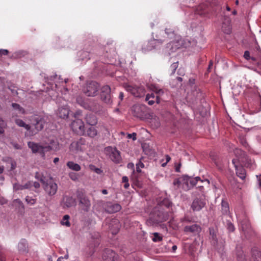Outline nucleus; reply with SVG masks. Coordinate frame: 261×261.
I'll list each match as a JSON object with an SVG mask.
<instances>
[{
    "instance_id": "f257e3e1",
    "label": "nucleus",
    "mask_w": 261,
    "mask_h": 261,
    "mask_svg": "<svg viewBox=\"0 0 261 261\" xmlns=\"http://www.w3.org/2000/svg\"><path fill=\"white\" fill-rule=\"evenodd\" d=\"M167 36V37L172 38L173 36V31L170 29H166L164 32L162 31L159 35L156 36L157 39H154L150 40L146 45V47L144 46L142 48V50L144 53L147 51H149L155 48L157 44L160 43V41H163L164 39H162L160 38V36L163 35Z\"/></svg>"
},
{
    "instance_id": "f03ea898",
    "label": "nucleus",
    "mask_w": 261,
    "mask_h": 261,
    "mask_svg": "<svg viewBox=\"0 0 261 261\" xmlns=\"http://www.w3.org/2000/svg\"><path fill=\"white\" fill-rule=\"evenodd\" d=\"M31 122L35 126V129L30 131L31 135L33 136L42 129L45 124V120L42 117L35 115L32 117Z\"/></svg>"
},
{
    "instance_id": "7ed1b4c3",
    "label": "nucleus",
    "mask_w": 261,
    "mask_h": 261,
    "mask_svg": "<svg viewBox=\"0 0 261 261\" xmlns=\"http://www.w3.org/2000/svg\"><path fill=\"white\" fill-rule=\"evenodd\" d=\"M28 145L34 153H39L43 159L45 158L46 152L45 145H42L39 143L34 142H29Z\"/></svg>"
},
{
    "instance_id": "20e7f679",
    "label": "nucleus",
    "mask_w": 261,
    "mask_h": 261,
    "mask_svg": "<svg viewBox=\"0 0 261 261\" xmlns=\"http://www.w3.org/2000/svg\"><path fill=\"white\" fill-rule=\"evenodd\" d=\"M168 219V214L159 211L158 213L152 214L147 220L148 223L156 224L166 221Z\"/></svg>"
},
{
    "instance_id": "39448f33",
    "label": "nucleus",
    "mask_w": 261,
    "mask_h": 261,
    "mask_svg": "<svg viewBox=\"0 0 261 261\" xmlns=\"http://www.w3.org/2000/svg\"><path fill=\"white\" fill-rule=\"evenodd\" d=\"M70 127L75 133L80 135H85V124L82 120L80 119H75L71 122Z\"/></svg>"
},
{
    "instance_id": "423d86ee",
    "label": "nucleus",
    "mask_w": 261,
    "mask_h": 261,
    "mask_svg": "<svg viewBox=\"0 0 261 261\" xmlns=\"http://www.w3.org/2000/svg\"><path fill=\"white\" fill-rule=\"evenodd\" d=\"M124 87L127 91L129 92L135 97H141L145 95V91L142 86H132L125 84Z\"/></svg>"
},
{
    "instance_id": "0eeeda50",
    "label": "nucleus",
    "mask_w": 261,
    "mask_h": 261,
    "mask_svg": "<svg viewBox=\"0 0 261 261\" xmlns=\"http://www.w3.org/2000/svg\"><path fill=\"white\" fill-rule=\"evenodd\" d=\"M99 89V85L96 82H91L83 89L84 93L87 96H95Z\"/></svg>"
},
{
    "instance_id": "6e6552de",
    "label": "nucleus",
    "mask_w": 261,
    "mask_h": 261,
    "mask_svg": "<svg viewBox=\"0 0 261 261\" xmlns=\"http://www.w3.org/2000/svg\"><path fill=\"white\" fill-rule=\"evenodd\" d=\"M200 178L199 177H196L194 178H191L188 176H185L181 179V180H175L174 181V185H179L181 183L183 184H186L187 185V187L185 188L186 189H188L190 187H192L196 184V183L200 180Z\"/></svg>"
},
{
    "instance_id": "1a4fd4ad",
    "label": "nucleus",
    "mask_w": 261,
    "mask_h": 261,
    "mask_svg": "<svg viewBox=\"0 0 261 261\" xmlns=\"http://www.w3.org/2000/svg\"><path fill=\"white\" fill-rule=\"evenodd\" d=\"M76 101L85 109L95 112H97L98 108L100 107L99 105H94V103H88L81 96H78L76 98Z\"/></svg>"
},
{
    "instance_id": "9d476101",
    "label": "nucleus",
    "mask_w": 261,
    "mask_h": 261,
    "mask_svg": "<svg viewBox=\"0 0 261 261\" xmlns=\"http://www.w3.org/2000/svg\"><path fill=\"white\" fill-rule=\"evenodd\" d=\"M105 152L113 162L118 163L120 161L121 159L120 152L115 148L107 147L105 148Z\"/></svg>"
},
{
    "instance_id": "9b49d317",
    "label": "nucleus",
    "mask_w": 261,
    "mask_h": 261,
    "mask_svg": "<svg viewBox=\"0 0 261 261\" xmlns=\"http://www.w3.org/2000/svg\"><path fill=\"white\" fill-rule=\"evenodd\" d=\"M145 106L140 105H135L133 106L132 109L133 115L140 119H144L145 118Z\"/></svg>"
},
{
    "instance_id": "f8f14e48",
    "label": "nucleus",
    "mask_w": 261,
    "mask_h": 261,
    "mask_svg": "<svg viewBox=\"0 0 261 261\" xmlns=\"http://www.w3.org/2000/svg\"><path fill=\"white\" fill-rule=\"evenodd\" d=\"M111 88L108 85L103 86L101 89L100 98L101 99L106 103L111 102Z\"/></svg>"
},
{
    "instance_id": "ddd939ff",
    "label": "nucleus",
    "mask_w": 261,
    "mask_h": 261,
    "mask_svg": "<svg viewBox=\"0 0 261 261\" xmlns=\"http://www.w3.org/2000/svg\"><path fill=\"white\" fill-rule=\"evenodd\" d=\"M43 184L44 190L49 195H54L56 193L58 189L57 184L50 180Z\"/></svg>"
},
{
    "instance_id": "4468645a",
    "label": "nucleus",
    "mask_w": 261,
    "mask_h": 261,
    "mask_svg": "<svg viewBox=\"0 0 261 261\" xmlns=\"http://www.w3.org/2000/svg\"><path fill=\"white\" fill-rule=\"evenodd\" d=\"M103 207L107 213L110 214L118 212L121 209V206L120 204L111 202L105 203Z\"/></svg>"
},
{
    "instance_id": "2eb2a0df",
    "label": "nucleus",
    "mask_w": 261,
    "mask_h": 261,
    "mask_svg": "<svg viewBox=\"0 0 261 261\" xmlns=\"http://www.w3.org/2000/svg\"><path fill=\"white\" fill-rule=\"evenodd\" d=\"M84 144V141L82 139L77 141L73 142L70 145L69 149L71 152L74 153H77L83 151Z\"/></svg>"
},
{
    "instance_id": "dca6fc26",
    "label": "nucleus",
    "mask_w": 261,
    "mask_h": 261,
    "mask_svg": "<svg viewBox=\"0 0 261 261\" xmlns=\"http://www.w3.org/2000/svg\"><path fill=\"white\" fill-rule=\"evenodd\" d=\"M102 258L104 261H118V256L112 250H107L103 253Z\"/></svg>"
},
{
    "instance_id": "f3484780",
    "label": "nucleus",
    "mask_w": 261,
    "mask_h": 261,
    "mask_svg": "<svg viewBox=\"0 0 261 261\" xmlns=\"http://www.w3.org/2000/svg\"><path fill=\"white\" fill-rule=\"evenodd\" d=\"M205 204L204 199L196 198L191 204V208L194 211H199L205 205Z\"/></svg>"
},
{
    "instance_id": "a211bd4d",
    "label": "nucleus",
    "mask_w": 261,
    "mask_h": 261,
    "mask_svg": "<svg viewBox=\"0 0 261 261\" xmlns=\"http://www.w3.org/2000/svg\"><path fill=\"white\" fill-rule=\"evenodd\" d=\"M76 204L75 199L71 196H65L62 201V205L64 207H70L75 206Z\"/></svg>"
},
{
    "instance_id": "6ab92c4d",
    "label": "nucleus",
    "mask_w": 261,
    "mask_h": 261,
    "mask_svg": "<svg viewBox=\"0 0 261 261\" xmlns=\"http://www.w3.org/2000/svg\"><path fill=\"white\" fill-rule=\"evenodd\" d=\"M232 162L236 168L237 175L242 179H244L246 176V172L245 169L242 166H239L238 165L237 160H233Z\"/></svg>"
},
{
    "instance_id": "aec40b11",
    "label": "nucleus",
    "mask_w": 261,
    "mask_h": 261,
    "mask_svg": "<svg viewBox=\"0 0 261 261\" xmlns=\"http://www.w3.org/2000/svg\"><path fill=\"white\" fill-rule=\"evenodd\" d=\"M69 113V109L67 106L65 105L59 108L57 114L61 118H66Z\"/></svg>"
},
{
    "instance_id": "412c9836",
    "label": "nucleus",
    "mask_w": 261,
    "mask_h": 261,
    "mask_svg": "<svg viewBox=\"0 0 261 261\" xmlns=\"http://www.w3.org/2000/svg\"><path fill=\"white\" fill-rule=\"evenodd\" d=\"M149 122L153 128H158L160 126L159 118L153 114H149Z\"/></svg>"
},
{
    "instance_id": "4be33fe9",
    "label": "nucleus",
    "mask_w": 261,
    "mask_h": 261,
    "mask_svg": "<svg viewBox=\"0 0 261 261\" xmlns=\"http://www.w3.org/2000/svg\"><path fill=\"white\" fill-rule=\"evenodd\" d=\"M46 152L54 150L57 151L59 149V143L57 140H52L50 141L49 145H45Z\"/></svg>"
},
{
    "instance_id": "5701e85b",
    "label": "nucleus",
    "mask_w": 261,
    "mask_h": 261,
    "mask_svg": "<svg viewBox=\"0 0 261 261\" xmlns=\"http://www.w3.org/2000/svg\"><path fill=\"white\" fill-rule=\"evenodd\" d=\"M85 121L88 124L91 126L95 125L97 123L96 117L92 114H88L86 115L85 117Z\"/></svg>"
},
{
    "instance_id": "b1692460",
    "label": "nucleus",
    "mask_w": 261,
    "mask_h": 261,
    "mask_svg": "<svg viewBox=\"0 0 261 261\" xmlns=\"http://www.w3.org/2000/svg\"><path fill=\"white\" fill-rule=\"evenodd\" d=\"M80 203L82 205L84 211L88 212L90 207L91 203L87 197H84L80 199Z\"/></svg>"
},
{
    "instance_id": "393cba45",
    "label": "nucleus",
    "mask_w": 261,
    "mask_h": 261,
    "mask_svg": "<svg viewBox=\"0 0 261 261\" xmlns=\"http://www.w3.org/2000/svg\"><path fill=\"white\" fill-rule=\"evenodd\" d=\"M200 227L196 224H194L191 226H187L185 227V231L186 232L198 233L200 231Z\"/></svg>"
},
{
    "instance_id": "a878e982",
    "label": "nucleus",
    "mask_w": 261,
    "mask_h": 261,
    "mask_svg": "<svg viewBox=\"0 0 261 261\" xmlns=\"http://www.w3.org/2000/svg\"><path fill=\"white\" fill-rule=\"evenodd\" d=\"M32 186V183L28 181L24 185H20L19 184H15L13 185V189L15 191L22 190L30 188Z\"/></svg>"
},
{
    "instance_id": "bb28decb",
    "label": "nucleus",
    "mask_w": 261,
    "mask_h": 261,
    "mask_svg": "<svg viewBox=\"0 0 261 261\" xmlns=\"http://www.w3.org/2000/svg\"><path fill=\"white\" fill-rule=\"evenodd\" d=\"M97 135V130L94 127H89L88 128L84 135H87L90 138H94Z\"/></svg>"
},
{
    "instance_id": "cd10ccee",
    "label": "nucleus",
    "mask_w": 261,
    "mask_h": 261,
    "mask_svg": "<svg viewBox=\"0 0 261 261\" xmlns=\"http://www.w3.org/2000/svg\"><path fill=\"white\" fill-rule=\"evenodd\" d=\"M67 166L69 169L75 171H79L81 169V166L78 164L72 161L68 162Z\"/></svg>"
},
{
    "instance_id": "c85d7f7f",
    "label": "nucleus",
    "mask_w": 261,
    "mask_h": 261,
    "mask_svg": "<svg viewBox=\"0 0 261 261\" xmlns=\"http://www.w3.org/2000/svg\"><path fill=\"white\" fill-rule=\"evenodd\" d=\"M221 211L223 214L227 215L229 212V207L227 202L224 200L221 201Z\"/></svg>"
},
{
    "instance_id": "c756f323",
    "label": "nucleus",
    "mask_w": 261,
    "mask_h": 261,
    "mask_svg": "<svg viewBox=\"0 0 261 261\" xmlns=\"http://www.w3.org/2000/svg\"><path fill=\"white\" fill-rule=\"evenodd\" d=\"M18 248L20 252H25L27 248V242L24 239L21 240L18 245Z\"/></svg>"
},
{
    "instance_id": "7c9ffc66",
    "label": "nucleus",
    "mask_w": 261,
    "mask_h": 261,
    "mask_svg": "<svg viewBox=\"0 0 261 261\" xmlns=\"http://www.w3.org/2000/svg\"><path fill=\"white\" fill-rule=\"evenodd\" d=\"M114 224L115 226L113 228L111 226L110 229L113 234H116L118 232L119 229V224L117 220H113L111 222V225Z\"/></svg>"
},
{
    "instance_id": "2f4dec72",
    "label": "nucleus",
    "mask_w": 261,
    "mask_h": 261,
    "mask_svg": "<svg viewBox=\"0 0 261 261\" xmlns=\"http://www.w3.org/2000/svg\"><path fill=\"white\" fill-rule=\"evenodd\" d=\"M13 203L14 206L19 211L23 210L24 209L23 204L19 199H16L14 200Z\"/></svg>"
},
{
    "instance_id": "473e14b6",
    "label": "nucleus",
    "mask_w": 261,
    "mask_h": 261,
    "mask_svg": "<svg viewBox=\"0 0 261 261\" xmlns=\"http://www.w3.org/2000/svg\"><path fill=\"white\" fill-rule=\"evenodd\" d=\"M148 87L150 89V90L155 92L156 93L160 95H162L163 93V91L161 89L159 88L156 86L154 85H148Z\"/></svg>"
},
{
    "instance_id": "72a5a7b5",
    "label": "nucleus",
    "mask_w": 261,
    "mask_h": 261,
    "mask_svg": "<svg viewBox=\"0 0 261 261\" xmlns=\"http://www.w3.org/2000/svg\"><path fill=\"white\" fill-rule=\"evenodd\" d=\"M15 122L17 125L20 127H24L27 130H29L31 128V127L29 125L25 124V123L21 119H16L15 120Z\"/></svg>"
},
{
    "instance_id": "f704fd0d",
    "label": "nucleus",
    "mask_w": 261,
    "mask_h": 261,
    "mask_svg": "<svg viewBox=\"0 0 261 261\" xmlns=\"http://www.w3.org/2000/svg\"><path fill=\"white\" fill-rule=\"evenodd\" d=\"M154 95L153 93L147 94L145 98V100L148 101V105H152L154 103Z\"/></svg>"
},
{
    "instance_id": "c9c22d12",
    "label": "nucleus",
    "mask_w": 261,
    "mask_h": 261,
    "mask_svg": "<svg viewBox=\"0 0 261 261\" xmlns=\"http://www.w3.org/2000/svg\"><path fill=\"white\" fill-rule=\"evenodd\" d=\"M70 217L68 215H66L64 216L62 220L61 221V223L63 225H65L67 227H69L70 226V223L69 221Z\"/></svg>"
},
{
    "instance_id": "e433bc0d",
    "label": "nucleus",
    "mask_w": 261,
    "mask_h": 261,
    "mask_svg": "<svg viewBox=\"0 0 261 261\" xmlns=\"http://www.w3.org/2000/svg\"><path fill=\"white\" fill-rule=\"evenodd\" d=\"M12 106L13 109L18 111V113L19 114H23L25 113L24 110L21 108L18 104L13 103Z\"/></svg>"
},
{
    "instance_id": "4c0bfd02",
    "label": "nucleus",
    "mask_w": 261,
    "mask_h": 261,
    "mask_svg": "<svg viewBox=\"0 0 261 261\" xmlns=\"http://www.w3.org/2000/svg\"><path fill=\"white\" fill-rule=\"evenodd\" d=\"M153 237L152 240L153 242H156L161 241L162 240V237L160 235V234L158 232L153 233Z\"/></svg>"
},
{
    "instance_id": "58836bf2",
    "label": "nucleus",
    "mask_w": 261,
    "mask_h": 261,
    "mask_svg": "<svg viewBox=\"0 0 261 261\" xmlns=\"http://www.w3.org/2000/svg\"><path fill=\"white\" fill-rule=\"evenodd\" d=\"M35 178L40 180L43 184L44 182V177L43 176L41 172H37L35 174Z\"/></svg>"
},
{
    "instance_id": "ea45409f",
    "label": "nucleus",
    "mask_w": 261,
    "mask_h": 261,
    "mask_svg": "<svg viewBox=\"0 0 261 261\" xmlns=\"http://www.w3.org/2000/svg\"><path fill=\"white\" fill-rule=\"evenodd\" d=\"M25 201L28 204L31 205H33L36 203V199L29 196L25 197Z\"/></svg>"
},
{
    "instance_id": "a19ab883",
    "label": "nucleus",
    "mask_w": 261,
    "mask_h": 261,
    "mask_svg": "<svg viewBox=\"0 0 261 261\" xmlns=\"http://www.w3.org/2000/svg\"><path fill=\"white\" fill-rule=\"evenodd\" d=\"M89 56V53L87 51H83L82 53H81V57L82 60L90 59Z\"/></svg>"
},
{
    "instance_id": "79ce46f5",
    "label": "nucleus",
    "mask_w": 261,
    "mask_h": 261,
    "mask_svg": "<svg viewBox=\"0 0 261 261\" xmlns=\"http://www.w3.org/2000/svg\"><path fill=\"white\" fill-rule=\"evenodd\" d=\"M6 124L5 122L0 118V135L3 134L4 133V128Z\"/></svg>"
},
{
    "instance_id": "37998d69",
    "label": "nucleus",
    "mask_w": 261,
    "mask_h": 261,
    "mask_svg": "<svg viewBox=\"0 0 261 261\" xmlns=\"http://www.w3.org/2000/svg\"><path fill=\"white\" fill-rule=\"evenodd\" d=\"M144 167V164L141 162V161H139L137 164H136V170L137 172L138 173L141 172V169L143 168Z\"/></svg>"
},
{
    "instance_id": "c03bdc74",
    "label": "nucleus",
    "mask_w": 261,
    "mask_h": 261,
    "mask_svg": "<svg viewBox=\"0 0 261 261\" xmlns=\"http://www.w3.org/2000/svg\"><path fill=\"white\" fill-rule=\"evenodd\" d=\"M178 67L177 62L173 63L170 66L171 70V74H174L175 72L176 69Z\"/></svg>"
},
{
    "instance_id": "a18cd8bd",
    "label": "nucleus",
    "mask_w": 261,
    "mask_h": 261,
    "mask_svg": "<svg viewBox=\"0 0 261 261\" xmlns=\"http://www.w3.org/2000/svg\"><path fill=\"white\" fill-rule=\"evenodd\" d=\"M70 178L73 180H76L77 179V175L73 172L70 173L69 174Z\"/></svg>"
},
{
    "instance_id": "49530a36",
    "label": "nucleus",
    "mask_w": 261,
    "mask_h": 261,
    "mask_svg": "<svg viewBox=\"0 0 261 261\" xmlns=\"http://www.w3.org/2000/svg\"><path fill=\"white\" fill-rule=\"evenodd\" d=\"M143 149L145 153L146 154H150L151 153L152 151L149 149H147L145 148V145L143 146Z\"/></svg>"
},
{
    "instance_id": "de8ad7c7",
    "label": "nucleus",
    "mask_w": 261,
    "mask_h": 261,
    "mask_svg": "<svg viewBox=\"0 0 261 261\" xmlns=\"http://www.w3.org/2000/svg\"><path fill=\"white\" fill-rule=\"evenodd\" d=\"M91 169L93 170L96 173L100 174L102 172V171L100 169L96 168L94 166H92Z\"/></svg>"
},
{
    "instance_id": "09e8293b",
    "label": "nucleus",
    "mask_w": 261,
    "mask_h": 261,
    "mask_svg": "<svg viewBox=\"0 0 261 261\" xmlns=\"http://www.w3.org/2000/svg\"><path fill=\"white\" fill-rule=\"evenodd\" d=\"M244 57L247 60L250 59V53L249 51L247 50L245 51L244 54Z\"/></svg>"
},
{
    "instance_id": "8fccbe9b",
    "label": "nucleus",
    "mask_w": 261,
    "mask_h": 261,
    "mask_svg": "<svg viewBox=\"0 0 261 261\" xmlns=\"http://www.w3.org/2000/svg\"><path fill=\"white\" fill-rule=\"evenodd\" d=\"M16 167V163L14 161H11V170H13Z\"/></svg>"
},
{
    "instance_id": "3c124183",
    "label": "nucleus",
    "mask_w": 261,
    "mask_h": 261,
    "mask_svg": "<svg viewBox=\"0 0 261 261\" xmlns=\"http://www.w3.org/2000/svg\"><path fill=\"white\" fill-rule=\"evenodd\" d=\"M128 138H133V140H136V134L134 133L133 134H129L127 135Z\"/></svg>"
},
{
    "instance_id": "603ef678",
    "label": "nucleus",
    "mask_w": 261,
    "mask_h": 261,
    "mask_svg": "<svg viewBox=\"0 0 261 261\" xmlns=\"http://www.w3.org/2000/svg\"><path fill=\"white\" fill-rule=\"evenodd\" d=\"M223 30L225 33L227 34L230 33V32H231V29L229 27H228L226 29H224V27H223Z\"/></svg>"
},
{
    "instance_id": "864d4df0",
    "label": "nucleus",
    "mask_w": 261,
    "mask_h": 261,
    "mask_svg": "<svg viewBox=\"0 0 261 261\" xmlns=\"http://www.w3.org/2000/svg\"><path fill=\"white\" fill-rule=\"evenodd\" d=\"M228 229L230 231H233L234 230V226L231 223L228 224Z\"/></svg>"
},
{
    "instance_id": "5fc2aeb1",
    "label": "nucleus",
    "mask_w": 261,
    "mask_h": 261,
    "mask_svg": "<svg viewBox=\"0 0 261 261\" xmlns=\"http://www.w3.org/2000/svg\"><path fill=\"white\" fill-rule=\"evenodd\" d=\"M127 167L129 169H131L133 170V172H134V164L132 163H129L127 164Z\"/></svg>"
},
{
    "instance_id": "6e6d98bb",
    "label": "nucleus",
    "mask_w": 261,
    "mask_h": 261,
    "mask_svg": "<svg viewBox=\"0 0 261 261\" xmlns=\"http://www.w3.org/2000/svg\"><path fill=\"white\" fill-rule=\"evenodd\" d=\"M8 53V50L7 49H1L0 50V55H6Z\"/></svg>"
},
{
    "instance_id": "4d7b16f0",
    "label": "nucleus",
    "mask_w": 261,
    "mask_h": 261,
    "mask_svg": "<svg viewBox=\"0 0 261 261\" xmlns=\"http://www.w3.org/2000/svg\"><path fill=\"white\" fill-rule=\"evenodd\" d=\"M180 166H181V164L179 163L178 164V165H175V171L177 172H180Z\"/></svg>"
},
{
    "instance_id": "13d9d810",
    "label": "nucleus",
    "mask_w": 261,
    "mask_h": 261,
    "mask_svg": "<svg viewBox=\"0 0 261 261\" xmlns=\"http://www.w3.org/2000/svg\"><path fill=\"white\" fill-rule=\"evenodd\" d=\"M7 203V200L4 198H0V203L4 204Z\"/></svg>"
},
{
    "instance_id": "bf43d9fd",
    "label": "nucleus",
    "mask_w": 261,
    "mask_h": 261,
    "mask_svg": "<svg viewBox=\"0 0 261 261\" xmlns=\"http://www.w3.org/2000/svg\"><path fill=\"white\" fill-rule=\"evenodd\" d=\"M122 181L124 183L128 182V179L126 176H123L122 177Z\"/></svg>"
},
{
    "instance_id": "052dcab7",
    "label": "nucleus",
    "mask_w": 261,
    "mask_h": 261,
    "mask_svg": "<svg viewBox=\"0 0 261 261\" xmlns=\"http://www.w3.org/2000/svg\"><path fill=\"white\" fill-rule=\"evenodd\" d=\"M34 186L36 188H38L40 187V184L38 182H34Z\"/></svg>"
},
{
    "instance_id": "680f3d73",
    "label": "nucleus",
    "mask_w": 261,
    "mask_h": 261,
    "mask_svg": "<svg viewBox=\"0 0 261 261\" xmlns=\"http://www.w3.org/2000/svg\"><path fill=\"white\" fill-rule=\"evenodd\" d=\"M166 160L167 162H169L170 160H171L170 157L168 155H166Z\"/></svg>"
},
{
    "instance_id": "e2e57ef3",
    "label": "nucleus",
    "mask_w": 261,
    "mask_h": 261,
    "mask_svg": "<svg viewBox=\"0 0 261 261\" xmlns=\"http://www.w3.org/2000/svg\"><path fill=\"white\" fill-rule=\"evenodd\" d=\"M59 161V158H55L54 159V163L55 164H56L57 163H58V162Z\"/></svg>"
},
{
    "instance_id": "0e129e2a",
    "label": "nucleus",
    "mask_w": 261,
    "mask_h": 261,
    "mask_svg": "<svg viewBox=\"0 0 261 261\" xmlns=\"http://www.w3.org/2000/svg\"><path fill=\"white\" fill-rule=\"evenodd\" d=\"M129 186V184L128 182H126L124 184V187L125 189H127Z\"/></svg>"
},
{
    "instance_id": "69168bd1",
    "label": "nucleus",
    "mask_w": 261,
    "mask_h": 261,
    "mask_svg": "<svg viewBox=\"0 0 261 261\" xmlns=\"http://www.w3.org/2000/svg\"><path fill=\"white\" fill-rule=\"evenodd\" d=\"M172 249L173 252L175 251L177 249V246L176 245H173L172 247Z\"/></svg>"
},
{
    "instance_id": "338daca9",
    "label": "nucleus",
    "mask_w": 261,
    "mask_h": 261,
    "mask_svg": "<svg viewBox=\"0 0 261 261\" xmlns=\"http://www.w3.org/2000/svg\"><path fill=\"white\" fill-rule=\"evenodd\" d=\"M255 261H261V254H260L258 257L256 258Z\"/></svg>"
},
{
    "instance_id": "774afa93",
    "label": "nucleus",
    "mask_w": 261,
    "mask_h": 261,
    "mask_svg": "<svg viewBox=\"0 0 261 261\" xmlns=\"http://www.w3.org/2000/svg\"><path fill=\"white\" fill-rule=\"evenodd\" d=\"M102 193L103 194H108V191L107 190H105V189H103L101 191Z\"/></svg>"
}]
</instances>
